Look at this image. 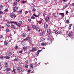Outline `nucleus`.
<instances>
[{"label": "nucleus", "mask_w": 74, "mask_h": 74, "mask_svg": "<svg viewBox=\"0 0 74 74\" xmlns=\"http://www.w3.org/2000/svg\"><path fill=\"white\" fill-rule=\"evenodd\" d=\"M32 28H33V29H36V31H38V29H39V28H38V27L34 25H32Z\"/></svg>", "instance_id": "obj_1"}, {"label": "nucleus", "mask_w": 74, "mask_h": 74, "mask_svg": "<svg viewBox=\"0 0 74 74\" xmlns=\"http://www.w3.org/2000/svg\"><path fill=\"white\" fill-rule=\"evenodd\" d=\"M17 71L18 72H21L22 71V68L21 66H18L17 67Z\"/></svg>", "instance_id": "obj_2"}, {"label": "nucleus", "mask_w": 74, "mask_h": 74, "mask_svg": "<svg viewBox=\"0 0 74 74\" xmlns=\"http://www.w3.org/2000/svg\"><path fill=\"white\" fill-rule=\"evenodd\" d=\"M10 16L11 18H13L14 17V18H15V17H16V15H15V14H14L13 13L10 14Z\"/></svg>", "instance_id": "obj_3"}, {"label": "nucleus", "mask_w": 74, "mask_h": 74, "mask_svg": "<svg viewBox=\"0 0 74 74\" xmlns=\"http://www.w3.org/2000/svg\"><path fill=\"white\" fill-rule=\"evenodd\" d=\"M18 7L15 6L14 8H13L14 10V12H15V11H16V10H18Z\"/></svg>", "instance_id": "obj_4"}, {"label": "nucleus", "mask_w": 74, "mask_h": 74, "mask_svg": "<svg viewBox=\"0 0 74 74\" xmlns=\"http://www.w3.org/2000/svg\"><path fill=\"white\" fill-rule=\"evenodd\" d=\"M73 32H70L68 34V36L70 37H73Z\"/></svg>", "instance_id": "obj_5"}, {"label": "nucleus", "mask_w": 74, "mask_h": 74, "mask_svg": "<svg viewBox=\"0 0 74 74\" xmlns=\"http://www.w3.org/2000/svg\"><path fill=\"white\" fill-rule=\"evenodd\" d=\"M45 21H46V22H48L49 20V17L47 16L46 17L45 19Z\"/></svg>", "instance_id": "obj_6"}, {"label": "nucleus", "mask_w": 74, "mask_h": 74, "mask_svg": "<svg viewBox=\"0 0 74 74\" xmlns=\"http://www.w3.org/2000/svg\"><path fill=\"white\" fill-rule=\"evenodd\" d=\"M37 50V49L36 47L32 48V50H31V51L34 52V51H36Z\"/></svg>", "instance_id": "obj_7"}, {"label": "nucleus", "mask_w": 74, "mask_h": 74, "mask_svg": "<svg viewBox=\"0 0 74 74\" xmlns=\"http://www.w3.org/2000/svg\"><path fill=\"white\" fill-rule=\"evenodd\" d=\"M45 34V32H43L42 33H40V36H44Z\"/></svg>", "instance_id": "obj_8"}, {"label": "nucleus", "mask_w": 74, "mask_h": 74, "mask_svg": "<svg viewBox=\"0 0 74 74\" xmlns=\"http://www.w3.org/2000/svg\"><path fill=\"white\" fill-rule=\"evenodd\" d=\"M10 23H14L15 25H18V22H15L14 21H10Z\"/></svg>", "instance_id": "obj_9"}, {"label": "nucleus", "mask_w": 74, "mask_h": 74, "mask_svg": "<svg viewBox=\"0 0 74 74\" xmlns=\"http://www.w3.org/2000/svg\"><path fill=\"white\" fill-rule=\"evenodd\" d=\"M47 32L48 34H50L51 33V31L49 29H48L47 30Z\"/></svg>", "instance_id": "obj_10"}, {"label": "nucleus", "mask_w": 74, "mask_h": 74, "mask_svg": "<svg viewBox=\"0 0 74 74\" xmlns=\"http://www.w3.org/2000/svg\"><path fill=\"white\" fill-rule=\"evenodd\" d=\"M48 0H43V2L45 4H47Z\"/></svg>", "instance_id": "obj_11"}, {"label": "nucleus", "mask_w": 74, "mask_h": 74, "mask_svg": "<svg viewBox=\"0 0 74 74\" xmlns=\"http://www.w3.org/2000/svg\"><path fill=\"white\" fill-rule=\"evenodd\" d=\"M22 24V21H19L18 23V26H21V25Z\"/></svg>", "instance_id": "obj_12"}, {"label": "nucleus", "mask_w": 74, "mask_h": 74, "mask_svg": "<svg viewBox=\"0 0 74 74\" xmlns=\"http://www.w3.org/2000/svg\"><path fill=\"white\" fill-rule=\"evenodd\" d=\"M4 44L5 45H8V42L7 40H5L4 42Z\"/></svg>", "instance_id": "obj_13"}, {"label": "nucleus", "mask_w": 74, "mask_h": 74, "mask_svg": "<svg viewBox=\"0 0 74 74\" xmlns=\"http://www.w3.org/2000/svg\"><path fill=\"white\" fill-rule=\"evenodd\" d=\"M29 36H28L26 38L24 39V41H27V40H28L29 39Z\"/></svg>", "instance_id": "obj_14"}, {"label": "nucleus", "mask_w": 74, "mask_h": 74, "mask_svg": "<svg viewBox=\"0 0 74 74\" xmlns=\"http://www.w3.org/2000/svg\"><path fill=\"white\" fill-rule=\"evenodd\" d=\"M12 54L11 52H10V51L9 52H8V56H11L12 55Z\"/></svg>", "instance_id": "obj_15"}, {"label": "nucleus", "mask_w": 74, "mask_h": 74, "mask_svg": "<svg viewBox=\"0 0 74 74\" xmlns=\"http://www.w3.org/2000/svg\"><path fill=\"white\" fill-rule=\"evenodd\" d=\"M27 31H30V27L29 26H28L27 28Z\"/></svg>", "instance_id": "obj_16"}, {"label": "nucleus", "mask_w": 74, "mask_h": 74, "mask_svg": "<svg viewBox=\"0 0 74 74\" xmlns=\"http://www.w3.org/2000/svg\"><path fill=\"white\" fill-rule=\"evenodd\" d=\"M3 5H0V10H3Z\"/></svg>", "instance_id": "obj_17"}, {"label": "nucleus", "mask_w": 74, "mask_h": 74, "mask_svg": "<svg viewBox=\"0 0 74 74\" xmlns=\"http://www.w3.org/2000/svg\"><path fill=\"white\" fill-rule=\"evenodd\" d=\"M23 37H26V33L25 32L23 34Z\"/></svg>", "instance_id": "obj_18"}, {"label": "nucleus", "mask_w": 74, "mask_h": 74, "mask_svg": "<svg viewBox=\"0 0 74 74\" xmlns=\"http://www.w3.org/2000/svg\"><path fill=\"white\" fill-rule=\"evenodd\" d=\"M44 27L45 29H47V27H48V25L46 24L44 25Z\"/></svg>", "instance_id": "obj_19"}, {"label": "nucleus", "mask_w": 74, "mask_h": 74, "mask_svg": "<svg viewBox=\"0 0 74 74\" xmlns=\"http://www.w3.org/2000/svg\"><path fill=\"white\" fill-rule=\"evenodd\" d=\"M11 28H13V29H14L15 28V25H11Z\"/></svg>", "instance_id": "obj_20"}, {"label": "nucleus", "mask_w": 74, "mask_h": 74, "mask_svg": "<svg viewBox=\"0 0 74 74\" xmlns=\"http://www.w3.org/2000/svg\"><path fill=\"white\" fill-rule=\"evenodd\" d=\"M44 39L42 37L40 39V40L41 41H44Z\"/></svg>", "instance_id": "obj_21"}, {"label": "nucleus", "mask_w": 74, "mask_h": 74, "mask_svg": "<svg viewBox=\"0 0 74 74\" xmlns=\"http://www.w3.org/2000/svg\"><path fill=\"white\" fill-rule=\"evenodd\" d=\"M4 58L5 59H10V56H6V57L5 56Z\"/></svg>", "instance_id": "obj_22"}, {"label": "nucleus", "mask_w": 74, "mask_h": 74, "mask_svg": "<svg viewBox=\"0 0 74 74\" xmlns=\"http://www.w3.org/2000/svg\"><path fill=\"white\" fill-rule=\"evenodd\" d=\"M72 26V24H70L69 25V29L70 30V29H71V26Z\"/></svg>", "instance_id": "obj_23"}, {"label": "nucleus", "mask_w": 74, "mask_h": 74, "mask_svg": "<svg viewBox=\"0 0 74 74\" xmlns=\"http://www.w3.org/2000/svg\"><path fill=\"white\" fill-rule=\"evenodd\" d=\"M13 72H14V73H16V69L14 68H13Z\"/></svg>", "instance_id": "obj_24"}, {"label": "nucleus", "mask_w": 74, "mask_h": 74, "mask_svg": "<svg viewBox=\"0 0 74 74\" xmlns=\"http://www.w3.org/2000/svg\"><path fill=\"white\" fill-rule=\"evenodd\" d=\"M5 66L6 67H8V64H7L6 62H5Z\"/></svg>", "instance_id": "obj_25"}, {"label": "nucleus", "mask_w": 74, "mask_h": 74, "mask_svg": "<svg viewBox=\"0 0 74 74\" xmlns=\"http://www.w3.org/2000/svg\"><path fill=\"white\" fill-rule=\"evenodd\" d=\"M41 45L42 46V47H44L45 46V43L44 42H42L41 43Z\"/></svg>", "instance_id": "obj_26"}, {"label": "nucleus", "mask_w": 74, "mask_h": 74, "mask_svg": "<svg viewBox=\"0 0 74 74\" xmlns=\"http://www.w3.org/2000/svg\"><path fill=\"white\" fill-rule=\"evenodd\" d=\"M29 66L32 69L33 68V64H31Z\"/></svg>", "instance_id": "obj_27"}, {"label": "nucleus", "mask_w": 74, "mask_h": 74, "mask_svg": "<svg viewBox=\"0 0 74 74\" xmlns=\"http://www.w3.org/2000/svg\"><path fill=\"white\" fill-rule=\"evenodd\" d=\"M18 12L20 14H22V10H21L18 11Z\"/></svg>", "instance_id": "obj_28"}, {"label": "nucleus", "mask_w": 74, "mask_h": 74, "mask_svg": "<svg viewBox=\"0 0 74 74\" xmlns=\"http://www.w3.org/2000/svg\"><path fill=\"white\" fill-rule=\"evenodd\" d=\"M5 70H7L8 71H10V70H11V69H10V68H6Z\"/></svg>", "instance_id": "obj_29"}, {"label": "nucleus", "mask_w": 74, "mask_h": 74, "mask_svg": "<svg viewBox=\"0 0 74 74\" xmlns=\"http://www.w3.org/2000/svg\"><path fill=\"white\" fill-rule=\"evenodd\" d=\"M53 15L54 16L55 18H56V14L55 13H54L53 14Z\"/></svg>", "instance_id": "obj_30"}, {"label": "nucleus", "mask_w": 74, "mask_h": 74, "mask_svg": "<svg viewBox=\"0 0 74 74\" xmlns=\"http://www.w3.org/2000/svg\"><path fill=\"white\" fill-rule=\"evenodd\" d=\"M17 4V2H15L14 3H13V6H15Z\"/></svg>", "instance_id": "obj_31"}, {"label": "nucleus", "mask_w": 74, "mask_h": 74, "mask_svg": "<svg viewBox=\"0 0 74 74\" xmlns=\"http://www.w3.org/2000/svg\"><path fill=\"white\" fill-rule=\"evenodd\" d=\"M32 11H33V12H35L36 11V10L34 8L33 9H32Z\"/></svg>", "instance_id": "obj_32"}, {"label": "nucleus", "mask_w": 74, "mask_h": 74, "mask_svg": "<svg viewBox=\"0 0 74 74\" xmlns=\"http://www.w3.org/2000/svg\"><path fill=\"white\" fill-rule=\"evenodd\" d=\"M27 47H23V49H24V50H26V49H27Z\"/></svg>", "instance_id": "obj_33"}, {"label": "nucleus", "mask_w": 74, "mask_h": 74, "mask_svg": "<svg viewBox=\"0 0 74 74\" xmlns=\"http://www.w3.org/2000/svg\"><path fill=\"white\" fill-rule=\"evenodd\" d=\"M34 16H35V17H38V15H37L35 14H33Z\"/></svg>", "instance_id": "obj_34"}, {"label": "nucleus", "mask_w": 74, "mask_h": 74, "mask_svg": "<svg viewBox=\"0 0 74 74\" xmlns=\"http://www.w3.org/2000/svg\"><path fill=\"white\" fill-rule=\"evenodd\" d=\"M49 41H50V42H52V38H50L49 39Z\"/></svg>", "instance_id": "obj_35"}, {"label": "nucleus", "mask_w": 74, "mask_h": 74, "mask_svg": "<svg viewBox=\"0 0 74 74\" xmlns=\"http://www.w3.org/2000/svg\"><path fill=\"white\" fill-rule=\"evenodd\" d=\"M31 19H35V18L34 16H33L31 17Z\"/></svg>", "instance_id": "obj_36"}, {"label": "nucleus", "mask_w": 74, "mask_h": 74, "mask_svg": "<svg viewBox=\"0 0 74 74\" xmlns=\"http://www.w3.org/2000/svg\"><path fill=\"white\" fill-rule=\"evenodd\" d=\"M55 32L56 34H59V31H56Z\"/></svg>", "instance_id": "obj_37"}, {"label": "nucleus", "mask_w": 74, "mask_h": 74, "mask_svg": "<svg viewBox=\"0 0 74 74\" xmlns=\"http://www.w3.org/2000/svg\"><path fill=\"white\" fill-rule=\"evenodd\" d=\"M6 31L7 32H9V31H10V29H7L6 30Z\"/></svg>", "instance_id": "obj_38"}, {"label": "nucleus", "mask_w": 74, "mask_h": 74, "mask_svg": "<svg viewBox=\"0 0 74 74\" xmlns=\"http://www.w3.org/2000/svg\"><path fill=\"white\" fill-rule=\"evenodd\" d=\"M19 60V59H16V58H15L14 59V61H18V60Z\"/></svg>", "instance_id": "obj_39"}, {"label": "nucleus", "mask_w": 74, "mask_h": 74, "mask_svg": "<svg viewBox=\"0 0 74 74\" xmlns=\"http://www.w3.org/2000/svg\"><path fill=\"white\" fill-rule=\"evenodd\" d=\"M66 23H70V21H69V20H67L66 21Z\"/></svg>", "instance_id": "obj_40"}, {"label": "nucleus", "mask_w": 74, "mask_h": 74, "mask_svg": "<svg viewBox=\"0 0 74 74\" xmlns=\"http://www.w3.org/2000/svg\"><path fill=\"white\" fill-rule=\"evenodd\" d=\"M28 67L29 66H28V65H27V64L25 65V67L26 68H28Z\"/></svg>", "instance_id": "obj_41"}, {"label": "nucleus", "mask_w": 74, "mask_h": 74, "mask_svg": "<svg viewBox=\"0 0 74 74\" xmlns=\"http://www.w3.org/2000/svg\"><path fill=\"white\" fill-rule=\"evenodd\" d=\"M60 15H62V16H64V14L63 13H60Z\"/></svg>", "instance_id": "obj_42"}, {"label": "nucleus", "mask_w": 74, "mask_h": 74, "mask_svg": "<svg viewBox=\"0 0 74 74\" xmlns=\"http://www.w3.org/2000/svg\"><path fill=\"white\" fill-rule=\"evenodd\" d=\"M22 2L23 3H26V1H22Z\"/></svg>", "instance_id": "obj_43"}, {"label": "nucleus", "mask_w": 74, "mask_h": 74, "mask_svg": "<svg viewBox=\"0 0 74 74\" xmlns=\"http://www.w3.org/2000/svg\"><path fill=\"white\" fill-rule=\"evenodd\" d=\"M3 12H2L1 11H0V14H3Z\"/></svg>", "instance_id": "obj_44"}, {"label": "nucleus", "mask_w": 74, "mask_h": 74, "mask_svg": "<svg viewBox=\"0 0 74 74\" xmlns=\"http://www.w3.org/2000/svg\"><path fill=\"white\" fill-rule=\"evenodd\" d=\"M42 22V20H41L40 21H38L39 23H41V22Z\"/></svg>", "instance_id": "obj_45"}, {"label": "nucleus", "mask_w": 74, "mask_h": 74, "mask_svg": "<svg viewBox=\"0 0 74 74\" xmlns=\"http://www.w3.org/2000/svg\"><path fill=\"white\" fill-rule=\"evenodd\" d=\"M0 59H4V57L3 56H2L1 57H0Z\"/></svg>", "instance_id": "obj_46"}, {"label": "nucleus", "mask_w": 74, "mask_h": 74, "mask_svg": "<svg viewBox=\"0 0 74 74\" xmlns=\"http://www.w3.org/2000/svg\"><path fill=\"white\" fill-rule=\"evenodd\" d=\"M46 14L45 13H43V16H45Z\"/></svg>", "instance_id": "obj_47"}, {"label": "nucleus", "mask_w": 74, "mask_h": 74, "mask_svg": "<svg viewBox=\"0 0 74 74\" xmlns=\"http://www.w3.org/2000/svg\"><path fill=\"white\" fill-rule=\"evenodd\" d=\"M31 12H32V10H29V13H31Z\"/></svg>", "instance_id": "obj_48"}, {"label": "nucleus", "mask_w": 74, "mask_h": 74, "mask_svg": "<svg viewBox=\"0 0 74 74\" xmlns=\"http://www.w3.org/2000/svg\"><path fill=\"white\" fill-rule=\"evenodd\" d=\"M62 33V31H61V30H60V32H59V34H61V33Z\"/></svg>", "instance_id": "obj_49"}, {"label": "nucleus", "mask_w": 74, "mask_h": 74, "mask_svg": "<svg viewBox=\"0 0 74 74\" xmlns=\"http://www.w3.org/2000/svg\"><path fill=\"white\" fill-rule=\"evenodd\" d=\"M11 1H12V0H8V2L9 3H10Z\"/></svg>", "instance_id": "obj_50"}, {"label": "nucleus", "mask_w": 74, "mask_h": 74, "mask_svg": "<svg viewBox=\"0 0 74 74\" xmlns=\"http://www.w3.org/2000/svg\"><path fill=\"white\" fill-rule=\"evenodd\" d=\"M27 13H28V12L27 11H26L25 12V14H27Z\"/></svg>", "instance_id": "obj_51"}, {"label": "nucleus", "mask_w": 74, "mask_h": 74, "mask_svg": "<svg viewBox=\"0 0 74 74\" xmlns=\"http://www.w3.org/2000/svg\"><path fill=\"white\" fill-rule=\"evenodd\" d=\"M67 6H68L67 5H65V8H66L67 7Z\"/></svg>", "instance_id": "obj_52"}, {"label": "nucleus", "mask_w": 74, "mask_h": 74, "mask_svg": "<svg viewBox=\"0 0 74 74\" xmlns=\"http://www.w3.org/2000/svg\"><path fill=\"white\" fill-rule=\"evenodd\" d=\"M4 11H5V12H8V10L7 9H6L4 10Z\"/></svg>", "instance_id": "obj_53"}, {"label": "nucleus", "mask_w": 74, "mask_h": 74, "mask_svg": "<svg viewBox=\"0 0 74 74\" xmlns=\"http://www.w3.org/2000/svg\"><path fill=\"white\" fill-rule=\"evenodd\" d=\"M71 5L72 6H73V7H74V3H72Z\"/></svg>", "instance_id": "obj_54"}, {"label": "nucleus", "mask_w": 74, "mask_h": 74, "mask_svg": "<svg viewBox=\"0 0 74 74\" xmlns=\"http://www.w3.org/2000/svg\"><path fill=\"white\" fill-rule=\"evenodd\" d=\"M28 21H29V22H30L31 21V19H28Z\"/></svg>", "instance_id": "obj_55"}, {"label": "nucleus", "mask_w": 74, "mask_h": 74, "mask_svg": "<svg viewBox=\"0 0 74 74\" xmlns=\"http://www.w3.org/2000/svg\"><path fill=\"white\" fill-rule=\"evenodd\" d=\"M16 1L17 2H19V1H20V0H16Z\"/></svg>", "instance_id": "obj_56"}, {"label": "nucleus", "mask_w": 74, "mask_h": 74, "mask_svg": "<svg viewBox=\"0 0 74 74\" xmlns=\"http://www.w3.org/2000/svg\"><path fill=\"white\" fill-rule=\"evenodd\" d=\"M38 55H39V53L38 52L36 53V55L38 56Z\"/></svg>", "instance_id": "obj_57"}, {"label": "nucleus", "mask_w": 74, "mask_h": 74, "mask_svg": "<svg viewBox=\"0 0 74 74\" xmlns=\"http://www.w3.org/2000/svg\"><path fill=\"white\" fill-rule=\"evenodd\" d=\"M38 52L39 53L40 52H41V50H39L38 51Z\"/></svg>", "instance_id": "obj_58"}, {"label": "nucleus", "mask_w": 74, "mask_h": 74, "mask_svg": "<svg viewBox=\"0 0 74 74\" xmlns=\"http://www.w3.org/2000/svg\"><path fill=\"white\" fill-rule=\"evenodd\" d=\"M30 71H31V70H28V73H30Z\"/></svg>", "instance_id": "obj_59"}, {"label": "nucleus", "mask_w": 74, "mask_h": 74, "mask_svg": "<svg viewBox=\"0 0 74 74\" xmlns=\"http://www.w3.org/2000/svg\"><path fill=\"white\" fill-rule=\"evenodd\" d=\"M69 13V12H68V11H66V14L67 15V13Z\"/></svg>", "instance_id": "obj_60"}, {"label": "nucleus", "mask_w": 74, "mask_h": 74, "mask_svg": "<svg viewBox=\"0 0 74 74\" xmlns=\"http://www.w3.org/2000/svg\"><path fill=\"white\" fill-rule=\"evenodd\" d=\"M25 62L27 63H29V61H26Z\"/></svg>", "instance_id": "obj_61"}, {"label": "nucleus", "mask_w": 74, "mask_h": 74, "mask_svg": "<svg viewBox=\"0 0 74 74\" xmlns=\"http://www.w3.org/2000/svg\"><path fill=\"white\" fill-rule=\"evenodd\" d=\"M7 26L8 27H10V25H8Z\"/></svg>", "instance_id": "obj_62"}, {"label": "nucleus", "mask_w": 74, "mask_h": 74, "mask_svg": "<svg viewBox=\"0 0 74 74\" xmlns=\"http://www.w3.org/2000/svg\"><path fill=\"white\" fill-rule=\"evenodd\" d=\"M2 37H3V36L1 35V36H0V38H1Z\"/></svg>", "instance_id": "obj_63"}, {"label": "nucleus", "mask_w": 74, "mask_h": 74, "mask_svg": "<svg viewBox=\"0 0 74 74\" xmlns=\"http://www.w3.org/2000/svg\"><path fill=\"white\" fill-rule=\"evenodd\" d=\"M7 23H8V24L9 23H10V22L9 21H8L7 22Z\"/></svg>", "instance_id": "obj_64"}]
</instances>
